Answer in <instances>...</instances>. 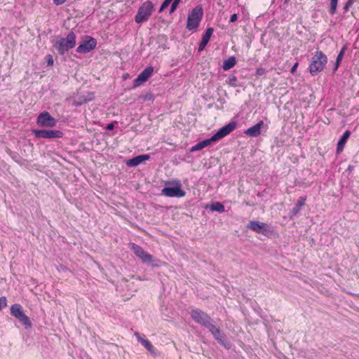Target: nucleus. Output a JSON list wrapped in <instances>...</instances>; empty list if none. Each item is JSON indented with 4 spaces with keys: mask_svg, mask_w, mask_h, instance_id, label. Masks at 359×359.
<instances>
[{
    "mask_svg": "<svg viewBox=\"0 0 359 359\" xmlns=\"http://www.w3.org/2000/svg\"><path fill=\"white\" fill-rule=\"evenodd\" d=\"M76 44V36L73 31L69 32L65 38H60L54 45L60 55H64L74 48Z\"/></svg>",
    "mask_w": 359,
    "mask_h": 359,
    "instance_id": "obj_1",
    "label": "nucleus"
},
{
    "mask_svg": "<svg viewBox=\"0 0 359 359\" xmlns=\"http://www.w3.org/2000/svg\"><path fill=\"white\" fill-rule=\"evenodd\" d=\"M327 63V55L321 50H318L311 58L309 65V72L312 76H316L322 72Z\"/></svg>",
    "mask_w": 359,
    "mask_h": 359,
    "instance_id": "obj_2",
    "label": "nucleus"
},
{
    "mask_svg": "<svg viewBox=\"0 0 359 359\" xmlns=\"http://www.w3.org/2000/svg\"><path fill=\"white\" fill-rule=\"evenodd\" d=\"M203 16V9L201 5L194 7L189 13L186 28L189 31H196L198 27Z\"/></svg>",
    "mask_w": 359,
    "mask_h": 359,
    "instance_id": "obj_3",
    "label": "nucleus"
},
{
    "mask_svg": "<svg viewBox=\"0 0 359 359\" xmlns=\"http://www.w3.org/2000/svg\"><path fill=\"white\" fill-rule=\"evenodd\" d=\"M190 316L194 323L208 330L215 323L214 320L207 313L199 309L191 310Z\"/></svg>",
    "mask_w": 359,
    "mask_h": 359,
    "instance_id": "obj_4",
    "label": "nucleus"
},
{
    "mask_svg": "<svg viewBox=\"0 0 359 359\" xmlns=\"http://www.w3.org/2000/svg\"><path fill=\"white\" fill-rule=\"evenodd\" d=\"M154 9V4L147 0L139 7L137 14L135 16V21L137 24H142L147 22L151 15Z\"/></svg>",
    "mask_w": 359,
    "mask_h": 359,
    "instance_id": "obj_5",
    "label": "nucleus"
},
{
    "mask_svg": "<svg viewBox=\"0 0 359 359\" xmlns=\"http://www.w3.org/2000/svg\"><path fill=\"white\" fill-rule=\"evenodd\" d=\"M11 315L16 318L25 329L32 327V323L30 318L25 314L23 307L20 304H14L10 308Z\"/></svg>",
    "mask_w": 359,
    "mask_h": 359,
    "instance_id": "obj_6",
    "label": "nucleus"
},
{
    "mask_svg": "<svg viewBox=\"0 0 359 359\" xmlns=\"http://www.w3.org/2000/svg\"><path fill=\"white\" fill-rule=\"evenodd\" d=\"M213 338L217 343L226 350H229L232 347V344L225 333L215 323L208 329Z\"/></svg>",
    "mask_w": 359,
    "mask_h": 359,
    "instance_id": "obj_7",
    "label": "nucleus"
},
{
    "mask_svg": "<svg viewBox=\"0 0 359 359\" xmlns=\"http://www.w3.org/2000/svg\"><path fill=\"white\" fill-rule=\"evenodd\" d=\"M247 227L250 230L257 233H261L268 238L271 237L273 233V230L269 224L256 220L250 221L247 224Z\"/></svg>",
    "mask_w": 359,
    "mask_h": 359,
    "instance_id": "obj_8",
    "label": "nucleus"
},
{
    "mask_svg": "<svg viewBox=\"0 0 359 359\" xmlns=\"http://www.w3.org/2000/svg\"><path fill=\"white\" fill-rule=\"evenodd\" d=\"M129 248L143 264H150L154 261V257L145 251L140 245L134 243H130Z\"/></svg>",
    "mask_w": 359,
    "mask_h": 359,
    "instance_id": "obj_9",
    "label": "nucleus"
},
{
    "mask_svg": "<svg viewBox=\"0 0 359 359\" xmlns=\"http://www.w3.org/2000/svg\"><path fill=\"white\" fill-rule=\"evenodd\" d=\"M33 133L35 137L39 139L62 138L64 135L60 130L50 129H35L33 130Z\"/></svg>",
    "mask_w": 359,
    "mask_h": 359,
    "instance_id": "obj_10",
    "label": "nucleus"
},
{
    "mask_svg": "<svg viewBox=\"0 0 359 359\" xmlns=\"http://www.w3.org/2000/svg\"><path fill=\"white\" fill-rule=\"evenodd\" d=\"M97 40L89 35H86L84 40L76 49L78 53H88L96 48Z\"/></svg>",
    "mask_w": 359,
    "mask_h": 359,
    "instance_id": "obj_11",
    "label": "nucleus"
},
{
    "mask_svg": "<svg viewBox=\"0 0 359 359\" xmlns=\"http://www.w3.org/2000/svg\"><path fill=\"white\" fill-rule=\"evenodd\" d=\"M162 194L168 197L182 198L186 195L185 191L182 189V184L177 182L174 187H165L162 189Z\"/></svg>",
    "mask_w": 359,
    "mask_h": 359,
    "instance_id": "obj_12",
    "label": "nucleus"
},
{
    "mask_svg": "<svg viewBox=\"0 0 359 359\" xmlns=\"http://www.w3.org/2000/svg\"><path fill=\"white\" fill-rule=\"evenodd\" d=\"M56 123V119L48 111L40 113L36 118V124L40 127H54Z\"/></svg>",
    "mask_w": 359,
    "mask_h": 359,
    "instance_id": "obj_13",
    "label": "nucleus"
},
{
    "mask_svg": "<svg viewBox=\"0 0 359 359\" xmlns=\"http://www.w3.org/2000/svg\"><path fill=\"white\" fill-rule=\"evenodd\" d=\"M154 72V67L148 66L133 81V88H137L146 82Z\"/></svg>",
    "mask_w": 359,
    "mask_h": 359,
    "instance_id": "obj_14",
    "label": "nucleus"
},
{
    "mask_svg": "<svg viewBox=\"0 0 359 359\" xmlns=\"http://www.w3.org/2000/svg\"><path fill=\"white\" fill-rule=\"evenodd\" d=\"M237 122L236 121H231L229 123L219 128L215 134H214L215 138L217 140L222 139L223 137L228 135L236 128Z\"/></svg>",
    "mask_w": 359,
    "mask_h": 359,
    "instance_id": "obj_15",
    "label": "nucleus"
},
{
    "mask_svg": "<svg viewBox=\"0 0 359 359\" xmlns=\"http://www.w3.org/2000/svg\"><path fill=\"white\" fill-rule=\"evenodd\" d=\"M214 32V29L212 27H208L206 29L205 33L203 34L202 40L199 43V46L198 48V51L201 53L204 50L205 46L208 45L210 37L212 36Z\"/></svg>",
    "mask_w": 359,
    "mask_h": 359,
    "instance_id": "obj_16",
    "label": "nucleus"
},
{
    "mask_svg": "<svg viewBox=\"0 0 359 359\" xmlns=\"http://www.w3.org/2000/svg\"><path fill=\"white\" fill-rule=\"evenodd\" d=\"M150 158L149 154H143V155H139L133 158L128 159L126 164L128 167H135L138 165H140L141 163L149 160Z\"/></svg>",
    "mask_w": 359,
    "mask_h": 359,
    "instance_id": "obj_17",
    "label": "nucleus"
},
{
    "mask_svg": "<svg viewBox=\"0 0 359 359\" xmlns=\"http://www.w3.org/2000/svg\"><path fill=\"white\" fill-rule=\"evenodd\" d=\"M263 126H264V121H260L254 125L253 126L248 128L245 131V133L250 137H257L261 134V128Z\"/></svg>",
    "mask_w": 359,
    "mask_h": 359,
    "instance_id": "obj_18",
    "label": "nucleus"
},
{
    "mask_svg": "<svg viewBox=\"0 0 359 359\" xmlns=\"http://www.w3.org/2000/svg\"><path fill=\"white\" fill-rule=\"evenodd\" d=\"M306 199L307 198L306 196H302L299 198L297 204H295V205L293 207V208L291 210L290 212V218L299 214V212L302 210V208L304 205Z\"/></svg>",
    "mask_w": 359,
    "mask_h": 359,
    "instance_id": "obj_19",
    "label": "nucleus"
},
{
    "mask_svg": "<svg viewBox=\"0 0 359 359\" xmlns=\"http://www.w3.org/2000/svg\"><path fill=\"white\" fill-rule=\"evenodd\" d=\"M350 135H351V131L348 130H346L344 133V134L341 136L340 139L339 140V141L337 142V149H336L337 154H340L343 151L344 146H345L348 139L349 138Z\"/></svg>",
    "mask_w": 359,
    "mask_h": 359,
    "instance_id": "obj_20",
    "label": "nucleus"
},
{
    "mask_svg": "<svg viewBox=\"0 0 359 359\" xmlns=\"http://www.w3.org/2000/svg\"><path fill=\"white\" fill-rule=\"evenodd\" d=\"M135 335L137 338L138 341L140 342L142 345L144 346L150 353H151L154 355H156V348L148 339H145L141 337L139 333H136Z\"/></svg>",
    "mask_w": 359,
    "mask_h": 359,
    "instance_id": "obj_21",
    "label": "nucleus"
},
{
    "mask_svg": "<svg viewBox=\"0 0 359 359\" xmlns=\"http://www.w3.org/2000/svg\"><path fill=\"white\" fill-rule=\"evenodd\" d=\"M94 98L93 93H88V96L86 97L84 95L79 96L76 97V99L74 101L73 104L76 107L81 106L89 101L93 100Z\"/></svg>",
    "mask_w": 359,
    "mask_h": 359,
    "instance_id": "obj_22",
    "label": "nucleus"
},
{
    "mask_svg": "<svg viewBox=\"0 0 359 359\" xmlns=\"http://www.w3.org/2000/svg\"><path fill=\"white\" fill-rule=\"evenodd\" d=\"M236 64V59L234 56L229 57L228 59L225 60L222 65V69L224 71L229 70L233 68Z\"/></svg>",
    "mask_w": 359,
    "mask_h": 359,
    "instance_id": "obj_23",
    "label": "nucleus"
},
{
    "mask_svg": "<svg viewBox=\"0 0 359 359\" xmlns=\"http://www.w3.org/2000/svg\"><path fill=\"white\" fill-rule=\"evenodd\" d=\"M210 209L218 212H223L225 210L224 205L220 202L212 203L210 205Z\"/></svg>",
    "mask_w": 359,
    "mask_h": 359,
    "instance_id": "obj_24",
    "label": "nucleus"
},
{
    "mask_svg": "<svg viewBox=\"0 0 359 359\" xmlns=\"http://www.w3.org/2000/svg\"><path fill=\"white\" fill-rule=\"evenodd\" d=\"M139 99L142 100L143 102L153 101L154 100V95L151 92H148L145 94H141L139 96Z\"/></svg>",
    "mask_w": 359,
    "mask_h": 359,
    "instance_id": "obj_25",
    "label": "nucleus"
},
{
    "mask_svg": "<svg viewBox=\"0 0 359 359\" xmlns=\"http://www.w3.org/2000/svg\"><path fill=\"white\" fill-rule=\"evenodd\" d=\"M237 81L238 79L235 75H230L228 78V81H226V83L232 87H237Z\"/></svg>",
    "mask_w": 359,
    "mask_h": 359,
    "instance_id": "obj_26",
    "label": "nucleus"
},
{
    "mask_svg": "<svg viewBox=\"0 0 359 359\" xmlns=\"http://www.w3.org/2000/svg\"><path fill=\"white\" fill-rule=\"evenodd\" d=\"M217 141V140L215 138V135H213L211 137L205 139L203 141H201L202 144L203 145L204 148L208 147L210 145L212 142Z\"/></svg>",
    "mask_w": 359,
    "mask_h": 359,
    "instance_id": "obj_27",
    "label": "nucleus"
},
{
    "mask_svg": "<svg viewBox=\"0 0 359 359\" xmlns=\"http://www.w3.org/2000/svg\"><path fill=\"white\" fill-rule=\"evenodd\" d=\"M338 0H330V13L334 15L337 12Z\"/></svg>",
    "mask_w": 359,
    "mask_h": 359,
    "instance_id": "obj_28",
    "label": "nucleus"
},
{
    "mask_svg": "<svg viewBox=\"0 0 359 359\" xmlns=\"http://www.w3.org/2000/svg\"><path fill=\"white\" fill-rule=\"evenodd\" d=\"M347 49V45L345 44L343 46V47L341 48V50L339 51L337 57V62H341V60H342V58L344 57V55L345 53V51Z\"/></svg>",
    "mask_w": 359,
    "mask_h": 359,
    "instance_id": "obj_29",
    "label": "nucleus"
},
{
    "mask_svg": "<svg viewBox=\"0 0 359 359\" xmlns=\"http://www.w3.org/2000/svg\"><path fill=\"white\" fill-rule=\"evenodd\" d=\"M172 1L173 0H164L158 10V13H162Z\"/></svg>",
    "mask_w": 359,
    "mask_h": 359,
    "instance_id": "obj_30",
    "label": "nucleus"
},
{
    "mask_svg": "<svg viewBox=\"0 0 359 359\" xmlns=\"http://www.w3.org/2000/svg\"><path fill=\"white\" fill-rule=\"evenodd\" d=\"M204 148L203 145L202 144L201 142H199L196 143L195 145H194L191 149V152H194L197 151H200Z\"/></svg>",
    "mask_w": 359,
    "mask_h": 359,
    "instance_id": "obj_31",
    "label": "nucleus"
},
{
    "mask_svg": "<svg viewBox=\"0 0 359 359\" xmlns=\"http://www.w3.org/2000/svg\"><path fill=\"white\" fill-rule=\"evenodd\" d=\"M171 3L172 4H171V6L170 7V11H169V13L170 14L174 13L176 11V9L177 8L178 5L180 4V1H178L177 0H173Z\"/></svg>",
    "mask_w": 359,
    "mask_h": 359,
    "instance_id": "obj_32",
    "label": "nucleus"
},
{
    "mask_svg": "<svg viewBox=\"0 0 359 359\" xmlns=\"http://www.w3.org/2000/svg\"><path fill=\"white\" fill-rule=\"evenodd\" d=\"M7 306V299L5 296L0 297V311Z\"/></svg>",
    "mask_w": 359,
    "mask_h": 359,
    "instance_id": "obj_33",
    "label": "nucleus"
},
{
    "mask_svg": "<svg viewBox=\"0 0 359 359\" xmlns=\"http://www.w3.org/2000/svg\"><path fill=\"white\" fill-rule=\"evenodd\" d=\"M353 3L354 0H348L344 6V12L346 13L349 10L350 7L353 4Z\"/></svg>",
    "mask_w": 359,
    "mask_h": 359,
    "instance_id": "obj_34",
    "label": "nucleus"
},
{
    "mask_svg": "<svg viewBox=\"0 0 359 359\" xmlns=\"http://www.w3.org/2000/svg\"><path fill=\"white\" fill-rule=\"evenodd\" d=\"M265 73H266V70H265L264 68L259 67V68H257L256 69V74H256V76L257 77H259V76H261L264 75Z\"/></svg>",
    "mask_w": 359,
    "mask_h": 359,
    "instance_id": "obj_35",
    "label": "nucleus"
},
{
    "mask_svg": "<svg viewBox=\"0 0 359 359\" xmlns=\"http://www.w3.org/2000/svg\"><path fill=\"white\" fill-rule=\"evenodd\" d=\"M46 58L47 60V64L48 66H51L53 65V59L51 55H47L46 56Z\"/></svg>",
    "mask_w": 359,
    "mask_h": 359,
    "instance_id": "obj_36",
    "label": "nucleus"
},
{
    "mask_svg": "<svg viewBox=\"0 0 359 359\" xmlns=\"http://www.w3.org/2000/svg\"><path fill=\"white\" fill-rule=\"evenodd\" d=\"M299 65V63L297 62H296L294 65L292 67L291 69H290V73L294 74L297 70V68Z\"/></svg>",
    "mask_w": 359,
    "mask_h": 359,
    "instance_id": "obj_37",
    "label": "nucleus"
},
{
    "mask_svg": "<svg viewBox=\"0 0 359 359\" xmlns=\"http://www.w3.org/2000/svg\"><path fill=\"white\" fill-rule=\"evenodd\" d=\"M238 20V15L236 13H233L231 15L229 22H234Z\"/></svg>",
    "mask_w": 359,
    "mask_h": 359,
    "instance_id": "obj_38",
    "label": "nucleus"
},
{
    "mask_svg": "<svg viewBox=\"0 0 359 359\" xmlns=\"http://www.w3.org/2000/svg\"><path fill=\"white\" fill-rule=\"evenodd\" d=\"M57 269L59 271H67V270H68V269H67L66 266H63V265H62V264H60L59 266H57Z\"/></svg>",
    "mask_w": 359,
    "mask_h": 359,
    "instance_id": "obj_39",
    "label": "nucleus"
},
{
    "mask_svg": "<svg viewBox=\"0 0 359 359\" xmlns=\"http://www.w3.org/2000/svg\"><path fill=\"white\" fill-rule=\"evenodd\" d=\"M114 128V123H110L107 124V126L105 127L106 130H112Z\"/></svg>",
    "mask_w": 359,
    "mask_h": 359,
    "instance_id": "obj_40",
    "label": "nucleus"
},
{
    "mask_svg": "<svg viewBox=\"0 0 359 359\" xmlns=\"http://www.w3.org/2000/svg\"><path fill=\"white\" fill-rule=\"evenodd\" d=\"M65 1H66V0H53V3H54V4H55L56 6L62 5V4H63Z\"/></svg>",
    "mask_w": 359,
    "mask_h": 359,
    "instance_id": "obj_41",
    "label": "nucleus"
},
{
    "mask_svg": "<svg viewBox=\"0 0 359 359\" xmlns=\"http://www.w3.org/2000/svg\"><path fill=\"white\" fill-rule=\"evenodd\" d=\"M341 62H337V60L336 59V62H335V65H334V72H336Z\"/></svg>",
    "mask_w": 359,
    "mask_h": 359,
    "instance_id": "obj_42",
    "label": "nucleus"
},
{
    "mask_svg": "<svg viewBox=\"0 0 359 359\" xmlns=\"http://www.w3.org/2000/svg\"><path fill=\"white\" fill-rule=\"evenodd\" d=\"M353 170V165H349L348 166V168H347V170H347V171H348V172H351Z\"/></svg>",
    "mask_w": 359,
    "mask_h": 359,
    "instance_id": "obj_43",
    "label": "nucleus"
},
{
    "mask_svg": "<svg viewBox=\"0 0 359 359\" xmlns=\"http://www.w3.org/2000/svg\"><path fill=\"white\" fill-rule=\"evenodd\" d=\"M153 266H158V264H152Z\"/></svg>",
    "mask_w": 359,
    "mask_h": 359,
    "instance_id": "obj_44",
    "label": "nucleus"
},
{
    "mask_svg": "<svg viewBox=\"0 0 359 359\" xmlns=\"http://www.w3.org/2000/svg\"><path fill=\"white\" fill-rule=\"evenodd\" d=\"M289 0H285V3H287Z\"/></svg>",
    "mask_w": 359,
    "mask_h": 359,
    "instance_id": "obj_45",
    "label": "nucleus"
}]
</instances>
